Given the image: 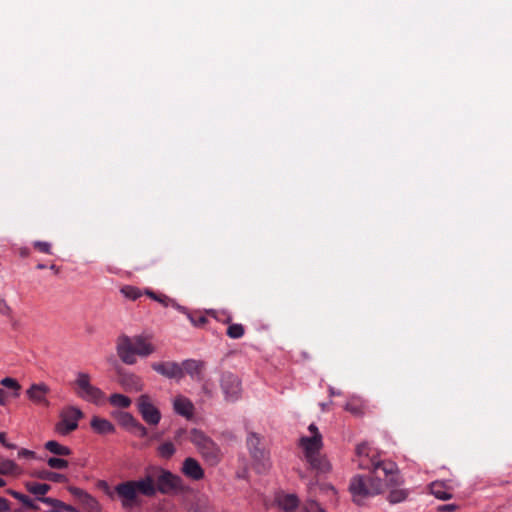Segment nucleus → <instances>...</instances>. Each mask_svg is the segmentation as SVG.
<instances>
[{
  "label": "nucleus",
  "mask_w": 512,
  "mask_h": 512,
  "mask_svg": "<svg viewBox=\"0 0 512 512\" xmlns=\"http://www.w3.org/2000/svg\"><path fill=\"white\" fill-rule=\"evenodd\" d=\"M356 456L358 466L371 471V475H357L351 479L349 490L357 504H362L366 498L382 493V476L387 486L397 487L402 484L397 465L392 461H381L370 457L369 447L366 443L357 445Z\"/></svg>",
  "instance_id": "nucleus-1"
},
{
  "label": "nucleus",
  "mask_w": 512,
  "mask_h": 512,
  "mask_svg": "<svg viewBox=\"0 0 512 512\" xmlns=\"http://www.w3.org/2000/svg\"><path fill=\"white\" fill-rule=\"evenodd\" d=\"M185 488L184 481L180 476L163 468L154 467L148 469L145 476L138 480L124 481L117 488V492L121 507L125 511H130L142 505L140 495L154 497L157 492L170 494L183 492Z\"/></svg>",
  "instance_id": "nucleus-2"
},
{
  "label": "nucleus",
  "mask_w": 512,
  "mask_h": 512,
  "mask_svg": "<svg viewBox=\"0 0 512 512\" xmlns=\"http://www.w3.org/2000/svg\"><path fill=\"white\" fill-rule=\"evenodd\" d=\"M155 352V347L142 335L129 337L122 335L117 340V354L127 365L136 363V356L147 357Z\"/></svg>",
  "instance_id": "nucleus-3"
},
{
  "label": "nucleus",
  "mask_w": 512,
  "mask_h": 512,
  "mask_svg": "<svg viewBox=\"0 0 512 512\" xmlns=\"http://www.w3.org/2000/svg\"><path fill=\"white\" fill-rule=\"evenodd\" d=\"M246 443L252 458L254 470L259 474L266 473L270 469L271 463L268 452L262 445L261 438L255 433H250Z\"/></svg>",
  "instance_id": "nucleus-4"
},
{
  "label": "nucleus",
  "mask_w": 512,
  "mask_h": 512,
  "mask_svg": "<svg viewBox=\"0 0 512 512\" xmlns=\"http://www.w3.org/2000/svg\"><path fill=\"white\" fill-rule=\"evenodd\" d=\"M75 394L84 401L100 404L105 399L104 392L91 384L90 375L79 372L73 383Z\"/></svg>",
  "instance_id": "nucleus-5"
},
{
  "label": "nucleus",
  "mask_w": 512,
  "mask_h": 512,
  "mask_svg": "<svg viewBox=\"0 0 512 512\" xmlns=\"http://www.w3.org/2000/svg\"><path fill=\"white\" fill-rule=\"evenodd\" d=\"M191 442L196 445L202 456L210 463L216 464L220 460V449L216 443L202 431L193 429L190 436Z\"/></svg>",
  "instance_id": "nucleus-6"
},
{
  "label": "nucleus",
  "mask_w": 512,
  "mask_h": 512,
  "mask_svg": "<svg viewBox=\"0 0 512 512\" xmlns=\"http://www.w3.org/2000/svg\"><path fill=\"white\" fill-rule=\"evenodd\" d=\"M83 416V412L75 406L64 407L60 412V421L55 425V431L60 435H68L78 428V421Z\"/></svg>",
  "instance_id": "nucleus-7"
},
{
  "label": "nucleus",
  "mask_w": 512,
  "mask_h": 512,
  "mask_svg": "<svg viewBox=\"0 0 512 512\" xmlns=\"http://www.w3.org/2000/svg\"><path fill=\"white\" fill-rule=\"evenodd\" d=\"M220 387L226 401L235 402L241 397V381L238 376L231 372H224L221 375Z\"/></svg>",
  "instance_id": "nucleus-8"
},
{
  "label": "nucleus",
  "mask_w": 512,
  "mask_h": 512,
  "mask_svg": "<svg viewBox=\"0 0 512 512\" xmlns=\"http://www.w3.org/2000/svg\"><path fill=\"white\" fill-rule=\"evenodd\" d=\"M137 408L142 419L151 426H156L161 420L159 409L152 403L151 398L147 394L141 395L137 399Z\"/></svg>",
  "instance_id": "nucleus-9"
},
{
  "label": "nucleus",
  "mask_w": 512,
  "mask_h": 512,
  "mask_svg": "<svg viewBox=\"0 0 512 512\" xmlns=\"http://www.w3.org/2000/svg\"><path fill=\"white\" fill-rule=\"evenodd\" d=\"M152 369L160 375L169 378L180 380L183 378V369L181 364L174 361L155 362L151 365Z\"/></svg>",
  "instance_id": "nucleus-10"
},
{
  "label": "nucleus",
  "mask_w": 512,
  "mask_h": 512,
  "mask_svg": "<svg viewBox=\"0 0 512 512\" xmlns=\"http://www.w3.org/2000/svg\"><path fill=\"white\" fill-rule=\"evenodd\" d=\"M49 387L44 383L32 384L26 391L27 397L36 405L49 407L50 402L47 399Z\"/></svg>",
  "instance_id": "nucleus-11"
},
{
  "label": "nucleus",
  "mask_w": 512,
  "mask_h": 512,
  "mask_svg": "<svg viewBox=\"0 0 512 512\" xmlns=\"http://www.w3.org/2000/svg\"><path fill=\"white\" fill-rule=\"evenodd\" d=\"M118 382L127 392H139L144 386L139 376L127 372L119 373Z\"/></svg>",
  "instance_id": "nucleus-12"
},
{
  "label": "nucleus",
  "mask_w": 512,
  "mask_h": 512,
  "mask_svg": "<svg viewBox=\"0 0 512 512\" xmlns=\"http://www.w3.org/2000/svg\"><path fill=\"white\" fill-rule=\"evenodd\" d=\"M181 471L186 477L194 481H199L204 477L203 468L199 462L192 457H188L184 460Z\"/></svg>",
  "instance_id": "nucleus-13"
},
{
  "label": "nucleus",
  "mask_w": 512,
  "mask_h": 512,
  "mask_svg": "<svg viewBox=\"0 0 512 512\" xmlns=\"http://www.w3.org/2000/svg\"><path fill=\"white\" fill-rule=\"evenodd\" d=\"M181 367L183 369V375L186 373L196 381L203 380V370L205 367L203 361L187 359L182 362Z\"/></svg>",
  "instance_id": "nucleus-14"
},
{
  "label": "nucleus",
  "mask_w": 512,
  "mask_h": 512,
  "mask_svg": "<svg viewBox=\"0 0 512 512\" xmlns=\"http://www.w3.org/2000/svg\"><path fill=\"white\" fill-rule=\"evenodd\" d=\"M322 435L317 434L315 436H304L300 439V446L303 448L305 457L315 455L320 452L322 448Z\"/></svg>",
  "instance_id": "nucleus-15"
},
{
  "label": "nucleus",
  "mask_w": 512,
  "mask_h": 512,
  "mask_svg": "<svg viewBox=\"0 0 512 512\" xmlns=\"http://www.w3.org/2000/svg\"><path fill=\"white\" fill-rule=\"evenodd\" d=\"M173 406L177 414L184 416L186 418L192 417L194 406L188 398H185L183 396L176 397Z\"/></svg>",
  "instance_id": "nucleus-16"
},
{
  "label": "nucleus",
  "mask_w": 512,
  "mask_h": 512,
  "mask_svg": "<svg viewBox=\"0 0 512 512\" xmlns=\"http://www.w3.org/2000/svg\"><path fill=\"white\" fill-rule=\"evenodd\" d=\"M145 294L149 296L151 299L159 302L164 307L172 306L179 312L186 313V308L184 306H181L180 304H178L165 294H156L154 291L149 289L145 291Z\"/></svg>",
  "instance_id": "nucleus-17"
},
{
  "label": "nucleus",
  "mask_w": 512,
  "mask_h": 512,
  "mask_svg": "<svg viewBox=\"0 0 512 512\" xmlns=\"http://www.w3.org/2000/svg\"><path fill=\"white\" fill-rule=\"evenodd\" d=\"M92 429L98 434H110L115 431V427L107 419L94 416L90 423Z\"/></svg>",
  "instance_id": "nucleus-18"
},
{
  "label": "nucleus",
  "mask_w": 512,
  "mask_h": 512,
  "mask_svg": "<svg viewBox=\"0 0 512 512\" xmlns=\"http://www.w3.org/2000/svg\"><path fill=\"white\" fill-rule=\"evenodd\" d=\"M312 469L320 472L326 473L330 470V464L327 459L320 453H315V455L306 457Z\"/></svg>",
  "instance_id": "nucleus-19"
},
{
  "label": "nucleus",
  "mask_w": 512,
  "mask_h": 512,
  "mask_svg": "<svg viewBox=\"0 0 512 512\" xmlns=\"http://www.w3.org/2000/svg\"><path fill=\"white\" fill-rule=\"evenodd\" d=\"M31 475L36 478L52 481L55 483H63L67 481V477L65 475L45 469L33 471Z\"/></svg>",
  "instance_id": "nucleus-20"
},
{
  "label": "nucleus",
  "mask_w": 512,
  "mask_h": 512,
  "mask_svg": "<svg viewBox=\"0 0 512 512\" xmlns=\"http://www.w3.org/2000/svg\"><path fill=\"white\" fill-rule=\"evenodd\" d=\"M22 469L12 460L0 459V475L18 476Z\"/></svg>",
  "instance_id": "nucleus-21"
},
{
  "label": "nucleus",
  "mask_w": 512,
  "mask_h": 512,
  "mask_svg": "<svg viewBox=\"0 0 512 512\" xmlns=\"http://www.w3.org/2000/svg\"><path fill=\"white\" fill-rule=\"evenodd\" d=\"M25 488L29 493L35 495L39 500V498L45 497V495L51 489V486L45 483L26 482Z\"/></svg>",
  "instance_id": "nucleus-22"
},
{
  "label": "nucleus",
  "mask_w": 512,
  "mask_h": 512,
  "mask_svg": "<svg viewBox=\"0 0 512 512\" xmlns=\"http://www.w3.org/2000/svg\"><path fill=\"white\" fill-rule=\"evenodd\" d=\"M45 448L49 452H51L55 455H58V456H68L71 454V449L69 447L64 446L54 440L46 442Z\"/></svg>",
  "instance_id": "nucleus-23"
},
{
  "label": "nucleus",
  "mask_w": 512,
  "mask_h": 512,
  "mask_svg": "<svg viewBox=\"0 0 512 512\" xmlns=\"http://www.w3.org/2000/svg\"><path fill=\"white\" fill-rule=\"evenodd\" d=\"M431 493L440 500H448L452 497L451 493L447 490L442 482H433L430 485Z\"/></svg>",
  "instance_id": "nucleus-24"
},
{
  "label": "nucleus",
  "mask_w": 512,
  "mask_h": 512,
  "mask_svg": "<svg viewBox=\"0 0 512 512\" xmlns=\"http://www.w3.org/2000/svg\"><path fill=\"white\" fill-rule=\"evenodd\" d=\"M39 501L44 503V504L50 505V506H52L54 508L63 509V512L64 511H67V512H78L77 509L74 506L66 504V503L62 502L61 500H58V499H55V498L41 497V498H39Z\"/></svg>",
  "instance_id": "nucleus-25"
},
{
  "label": "nucleus",
  "mask_w": 512,
  "mask_h": 512,
  "mask_svg": "<svg viewBox=\"0 0 512 512\" xmlns=\"http://www.w3.org/2000/svg\"><path fill=\"white\" fill-rule=\"evenodd\" d=\"M88 512H100L101 507L99 502L89 493H86L85 496L80 499L79 502Z\"/></svg>",
  "instance_id": "nucleus-26"
},
{
  "label": "nucleus",
  "mask_w": 512,
  "mask_h": 512,
  "mask_svg": "<svg viewBox=\"0 0 512 512\" xmlns=\"http://www.w3.org/2000/svg\"><path fill=\"white\" fill-rule=\"evenodd\" d=\"M279 507L282 508L284 511L288 512L290 510H293L298 505V499L295 495L288 494L280 497L278 499Z\"/></svg>",
  "instance_id": "nucleus-27"
},
{
  "label": "nucleus",
  "mask_w": 512,
  "mask_h": 512,
  "mask_svg": "<svg viewBox=\"0 0 512 512\" xmlns=\"http://www.w3.org/2000/svg\"><path fill=\"white\" fill-rule=\"evenodd\" d=\"M7 493L11 495L13 498L19 500L25 507L32 510H38V506L28 496L12 489H8Z\"/></svg>",
  "instance_id": "nucleus-28"
},
{
  "label": "nucleus",
  "mask_w": 512,
  "mask_h": 512,
  "mask_svg": "<svg viewBox=\"0 0 512 512\" xmlns=\"http://www.w3.org/2000/svg\"><path fill=\"white\" fill-rule=\"evenodd\" d=\"M109 402L114 407L128 408L131 405V399L123 394L114 393L109 397Z\"/></svg>",
  "instance_id": "nucleus-29"
},
{
  "label": "nucleus",
  "mask_w": 512,
  "mask_h": 512,
  "mask_svg": "<svg viewBox=\"0 0 512 512\" xmlns=\"http://www.w3.org/2000/svg\"><path fill=\"white\" fill-rule=\"evenodd\" d=\"M190 512H212V507L207 498L198 497L192 504Z\"/></svg>",
  "instance_id": "nucleus-30"
},
{
  "label": "nucleus",
  "mask_w": 512,
  "mask_h": 512,
  "mask_svg": "<svg viewBox=\"0 0 512 512\" xmlns=\"http://www.w3.org/2000/svg\"><path fill=\"white\" fill-rule=\"evenodd\" d=\"M175 451V446L170 441L160 444L157 448L158 455L163 459H170L175 454Z\"/></svg>",
  "instance_id": "nucleus-31"
},
{
  "label": "nucleus",
  "mask_w": 512,
  "mask_h": 512,
  "mask_svg": "<svg viewBox=\"0 0 512 512\" xmlns=\"http://www.w3.org/2000/svg\"><path fill=\"white\" fill-rule=\"evenodd\" d=\"M408 496V491L405 489H392L388 495V501L392 504L404 501Z\"/></svg>",
  "instance_id": "nucleus-32"
},
{
  "label": "nucleus",
  "mask_w": 512,
  "mask_h": 512,
  "mask_svg": "<svg viewBox=\"0 0 512 512\" xmlns=\"http://www.w3.org/2000/svg\"><path fill=\"white\" fill-rule=\"evenodd\" d=\"M184 314L195 327H202L208 322L206 316L202 315L201 313H192L186 309V313Z\"/></svg>",
  "instance_id": "nucleus-33"
},
{
  "label": "nucleus",
  "mask_w": 512,
  "mask_h": 512,
  "mask_svg": "<svg viewBox=\"0 0 512 512\" xmlns=\"http://www.w3.org/2000/svg\"><path fill=\"white\" fill-rule=\"evenodd\" d=\"M123 482L117 484L114 489H111V487L109 486V484L104 481V480H100L97 484L98 488L101 489L108 497H110L111 499H114L115 497H117L119 499V494L117 492V488L122 484Z\"/></svg>",
  "instance_id": "nucleus-34"
},
{
  "label": "nucleus",
  "mask_w": 512,
  "mask_h": 512,
  "mask_svg": "<svg viewBox=\"0 0 512 512\" xmlns=\"http://www.w3.org/2000/svg\"><path fill=\"white\" fill-rule=\"evenodd\" d=\"M121 293L127 298V299H130V300H136L138 299L139 297L142 296V291L137 288V287H134V286H130V285H126L124 287L121 288Z\"/></svg>",
  "instance_id": "nucleus-35"
},
{
  "label": "nucleus",
  "mask_w": 512,
  "mask_h": 512,
  "mask_svg": "<svg viewBox=\"0 0 512 512\" xmlns=\"http://www.w3.org/2000/svg\"><path fill=\"white\" fill-rule=\"evenodd\" d=\"M245 328L242 324H231L227 328L226 334L232 339H239L243 337Z\"/></svg>",
  "instance_id": "nucleus-36"
},
{
  "label": "nucleus",
  "mask_w": 512,
  "mask_h": 512,
  "mask_svg": "<svg viewBox=\"0 0 512 512\" xmlns=\"http://www.w3.org/2000/svg\"><path fill=\"white\" fill-rule=\"evenodd\" d=\"M133 426L129 429L132 433L140 438H144L148 435V430L138 420H132Z\"/></svg>",
  "instance_id": "nucleus-37"
},
{
  "label": "nucleus",
  "mask_w": 512,
  "mask_h": 512,
  "mask_svg": "<svg viewBox=\"0 0 512 512\" xmlns=\"http://www.w3.org/2000/svg\"><path fill=\"white\" fill-rule=\"evenodd\" d=\"M47 463L53 469H64L68 467V461L62 458L51 457L48 459Z\"/></svg>",
  "instance_id": "nucleus-38"
},
{
  "label": "nucleus",
  "mask_w": 512,
  "mask_h": 512,
  "mask_svg": "<svg viewBox=\"0 0 512 512\" xmlns=\"http://www.w3.org/2000/svg\"><path fill=\"white\" fill-rule=\"evenodd\" d=\"M1 384L4 387L15 390L16 391L15 396H18V391L20 390L21 386L15 379L6 377L1 381Z\"/></svg>",
  "instance_id": "nucleus-39"
},
{
  "label": "nucleus",
  "mask_w": 512,
  "mask_h": 512,
  "mask_svg": "<svg viewBox=\"0 0 512 512\" xmlns=\"http://www.w3.org/2000/svg\"><path fill=\"white\" fill-rule=\"evenodd\" d=\"M305 512H325V510L314 500L306 502L304 507Z\"/></svg>",
  "instance_id": "nucleus-40"
},
{
  "label": "nucleus",
  "mask_w": 512,
  "mask_h": 512,
  "mask_svg": "<svg viewBox=\"0 0 512 512\" xmlns=\"http://www.w3.org/2000/svg\"><path fill=\"white\" fill-rule=\"evenodd\" d=\"M34 248L38 251L45 253V254H51V244L44 241H36L33 244Z\"/></svg>",
  "instance_id": "nucleus-41"
},
{
  "label": "nucleus",
  "mask_w": 512,
  "mask_h": 512,
  "mask_svg": "<svg viewBox=\"0 0 512 512\" xmlns=\"http://www.w3.org/2000/svg\"><path fill=\"white\" fill-rule=\"evenodd\" d=\"M67 489L70 492V494L73 497H75L79 502H80V499H82L85 496V494L87 493L85 490L75 487V486H69Z\"/></svg>",
  "instance_id": "nucleus-42"
},
{
  "label": "nucleus",
  "mask_w": 512,
  "mask_h": 512,
  "mask_svg": "<svg viewBox=\"0 0 512 512\" xmlns=\"http://www.w3.org/2000/svg\"><path fill=\"white\" fill-rule=\"evenodd\" d=\"M12 310L10 306L7 304V302L0 298V314L9 316L11 314Z\"/></svg>",
  "instance_id": "nucleus-43"
},
{
  "label": "nucleus",
  "mask_w": 512,
  "mask_h": 512,
  "mask_svg": "<svg viewBox=\"0 0 512 512\" xmlns=\"http://www.w3.org/2000/svg\"><path fill=\"white\" fill-rule=\"evenodd\" d=\"M10 510V502L3 497H0V512H8Z\"/></svg>",
  "instance_id": "nucleus-44"
},
{
  "label": "nucleus",
  "mask_w": 512,
  "mask_h": 512,
  "mask_svg": "<svg viewBox=\"0 0 512 512\" xmlns=\"http://www.w3.org/2000/svg\"><path fill=\"white\" fill-rule=\"evenodd\" d=\"M0 443L9 449L16 448L15 444H11V443H8V441H6V434L4 432L0 433Z\"/></svg>",
  "instance_id": "nucleus-45"
},
{
  "label": "nucleus",
  "mask_w": 512,
  "mask_h": 512,
  "mask_svg": "<svg viewBox=\"0 0 512 512\" xmlns=\"http://www.w3.org/2000/svg\"><path fill=\"white\" fill-rule=\"evenodd\" d=\"M34 456H35V453L33 451L28 450V449H21L18 452V457L19 458H32Z\"/></svg>",
  "instance_id": "nucleus-46"
},
{
  "label": "nucleus",
  "mask_w": 512,
  "mask_h": 512,
  "mask_svg": "<svg viewBox=\"0 0 512 512\" xmlns=\"http://www.w3.org/2000/svg\"><path fill=\"white\" fill-rule=\"evenodd\" d=\"M132 420H136L131 414L129 413H126L124 416H123V423L130 429L132 426H133V422L131 421Z\"/></svg>",
  "instance_id": "nucleus-47"
},
{
  "label": "nucleus",
  "mask_w": 512,
  "mask_h": 512,
  "mask_svg": "<svg viewBox=\"0 0 512 512\" xmlns=\"http://www.w3.org/2000/svg\"><path fill=\"white\" fill-rule=\"evenodd\" d=\"M345 409L353 414H358L360 413V408L351 404V403H347L346 406H345Z\"/></svg>",
  "instance_id": "nucleus-48"
},
{
  "label": "nucleus",
  "mask_w": 512,
  "mask_h": 512,
  "mask_svg": "<svg viewBox=\"0 0 512 512\" xmlns=\"http://www.w3.org/2000/svg\"><path fill=\"white\" fill-rule=\"evenodd\" d=\"M7 402V392L4 389H0V405L4 406Z\"/></svg>",
  "instance_id": "nucleus-49"
},
{
  "label": "nucleus",
  "mask_w": 512,
  "mask_h": 512,
  "mask_svg": "<svg viewBox=\"0 0 512 512\" xmlns=\"http://www.w3.org/2000/svg\"><path fill=\"white\" fill-rule=\"evenodd\" d=\"M308 430L311 433L310 436H315L317 434H320V432L315 424H310L308 427Z\"/></svg>",
  "instance_id": "nucleus-50"
},
{
  "label": "nucleus",
  "mask_w": 512,
  "mask_h": 512,
  "mask_svg": "<svg viewBox=\"0 0 512 512\" xmlns=\"http://www.w3.org/2000/svg\"><path fill=\"white\" fill-rule=\"evenodd\" d=\"M202 390L205 394H207L209 397L212 395L211 390L207 387L206 384L203 385Z\"/></svg>",
  "instance_id": "nucleus-51"
},
{
  "label": "nucleus",
  "mask_w": 512,
  "mask_h": 512,
  "mask_svg": "<svg viewBox=\"0 0 512 512\" xmlns=\"http://www.w3.org/2000/svg\"><path fill=\"white\" fill-rule=\"evenodd\" d=\"M20 255L22 257H27L29 255V251L27 249H22Z\"/></svg>",
  "instance_id": "nucleus-52"
},
{
  "label": "nucleus",
  "mask_w": 512,
  "mask_h": 512,
  "mask_svg": "<svg viewBox=\"0 0 512 512\" xmlns=\"http://www.w3.org/2000/svg\"><path fill=\"white\" fill-rule=\"evenodd\" d=\"M453 509H454L453 505H446L443 507V510H445V511H452Z\"/></svg>",
  "instance_id": "nucleus-53"
},
{
  "label": "nucleus",
  "mask_w": 512,
  "mask_h": 512,
  "mask_svg": "<svg viewBox=\"0 0 512 512\" xmlns=\"http://www.w3.org/2000/svg\"><path fill=\"white\" fill-rule=\"evenodd\" d=\"M47 512H63V509H60V508H54V507H53V509H51V510H49V511H47Z\"/></svg>",
  "instance_id": "nucleus-54"
},
{
  "label": "nucleus",
  "mask_w": 512,
  "mask_h": 512,
  "mask_svg": "<svg viewBox=\"0 0 512 512\" xmlns=\"http://www.w3.org/2000/svg\"><path fill=\"white\" fill-rule=\"evenodd\" d=\"M50 269L53 270L55 273H58L59 269L54 264L50 266Z\"/></svg>",
  "instance_id": "nucleus-55"
},
{
  "label": "nucleus",
  "mask_w": 512,
  "mask_h": 512,
  "mask_svg": "<svg viewBox=\"0 0 512 512\" xmlns=\"http://www.w3.org/2000/svg\"><path fill=\"white\" fill-rule=\"evenodd\" d=\"M36 268H37V269L42 270V269H45V268H46V265H44V264H38V265L36 266Z\"/></svg>",
  "instance_id": "nucleus-56"
},
{
  "label": "nucleus",
  "mask_w": 512,
  "mask_h": 512,
  "mask_svg": "<svg viewBox=\"0 0 512 512\" xmlns=\"http://www.w3.org/2000/svg\"><path fill=\"white\" fill-rule=\"evenodd\" d=\"M5 485H6L5 480L0 477V488L4 487Z\"/></svg>",
  "instance_id": "nucleus-57"
},
{
  "label": "nucleus",
  "mask_w": 512,
  "mask_h": 512,
  "mask_svg": "<svg viewBox=\"0 0 512 512\" xmlns=\"http://www.w3.org/2000/svg\"><path fill=\"white\" fill-rule=\"evenodd\" d=\"M322 410L326 409V404H321Z\"/></svg>",
  "instance_id": "nucleus-58"
}]
</instances>
